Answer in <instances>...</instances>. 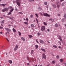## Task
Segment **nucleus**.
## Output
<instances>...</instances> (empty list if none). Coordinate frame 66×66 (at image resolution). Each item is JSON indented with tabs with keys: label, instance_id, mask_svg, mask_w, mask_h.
I'll list each match as a JSON object with an SVG mask.
<instances>
[{
	"label": "nucleus",
	"instance_id": "nucleus-1",
	"mask_svg": "<svg viewBox=\"0 0 66 66\" xmlns=\"http://www.w3.org/2000/svg\"><path fill=\"white\" fill-rule=\"evenodd\" d=\"M10 8L9 7L7 8H5L2 10V11L3 12H5V11H8V10Z\"/></svg>",
	"mask_w": 66,
	"mask_h": 66
},
{
	"label": "nucleus",
	"instance_id": "nucleus-2",
	"mask_svg": "<svg viewBox=\"0 0 66 66\" xmlns=\"http://www.w3.org/2000/svg\"><path fill=\"white\" fill-rule=\"evenodd\" d=\"M5 29L6 31H7L8 32H10V31H11V29L9 28H5Z\"/></svg>",
	"mask_w": 66,
	"mask_h": 66
},
{
	"label": "nucleus",
	"instance_id": "nucleus-3",
	"mask_svg": "<svg viewBox=\"0 0 66 66\" xmlns=\"http://www.w3.org/2000/svg\"><path fill=\"white\" fill-rule=\"evenodd\" d=\"M43 15L44 16H46V17H50V15L48 14L47 13H44Z\"/></svg>",
	"mask_w": 66,
	"mask_h": 66
},
{
	"label": "nucleus",
	"instance_id": "nucleus-4",
	"mask_svg": "<svg viewBox=\"0 0 66 66\" xmlns=\"http://www.w3.org/2000/svg\"><path fill=\"white\" fill-rule=\"evenodd\" d=\"M42 59H46V58L47 57H46V55L45 54H43L42 55Z\"/></svg>",
	"mask_w": 66,
	"mask_h": 66
},
{
	"label": "nucleus",
	"instance_id": "nucleus-5",
	"mask_svg": "<svg viewBox=\"0 0 66 66\" xmlns=\"http://www.w3.org/2000/svg\"><path fill=\"white\" fill-rule=\"evenodd\" d=\"M45 26H42L41 27V31H43H43H45Z\"/></svg>",
	"mask_w": 66,
	"mask_h": 66
},
{
	"label": "nucleus",
	"instance_id": "nucleus-6",
	"mask_svg": "<svg viewBox=\"0 0 66 66\" xmlns=\"http://www.w3.org/2000/svg\"><path fill=\"white\" fill-rule=\"evenodd\" d=\"M18 45H16L14 49V51H16V50H17V49H18Z\"/></svg>",
	"mask_w": 66,
	"mask_h": 66
},
{
	"label": "nucleus",
	"instance_id": "nucleus-7",
	"mask_svg": "<svg viewBox=\"0 0 66 66\" xmlns=\"http://www.w3.org/2000/svg\"><path fill=\"white\" fill-rule=\"evenodd\" d=\"M52 6L53 8H56V5H55L54 4H52Z\"/></svg>",
	"mask_w": 66,
	"mask_h": 66
},
{
	"label": "nucleus",
	"instance_id": "nucleus-8",
	"mask_svg": "<svg viewBox=\"0 0 66 66\" xmlns=\"http://www.w3.org/2000/svg\"><path fill=\"white\" fill-rule=\"evenodd\" d=\"M16 4H17L18 6H20V2H17Z\"/></svg>",
	"mask_w": 66,
	"mask_h": 66
},
{
	"label": "nucleus",
	"instance_id": "nucleus-9",
	"mask_svg": "<svg viewBox=\"0 0 66 66\" xmlns=\"http://www.w3.org/2000/svg\"><path fill=\"white\" fill-rule=\"evenodd\" d=\"M39 42L41 44H43L44 42V41L42 40H40L39 41Z\"/></svg>",
	"mask_w": 66,
	"mask_h": 66
},
{
	"label": "nucleus",
	"instance_id": "nucleus-10",
	"mask_svg": "<svg viewBox=\"0 0 66 66\" xmlns=\"http://www.w3.org/2000/svg\"><path fill=\"white\" fill-rule=\"evenodd\" d=\"M35 25L34 24H31V26L32 28H35Z\"/></svg>",
	"mask_w": 66,
	"mask_h": 66
},
{
	"label": "nucleus",
	"instance_id": "nucleus-11",
	"mask_svg": "<svg viewBox=\"0 0 66 66\" xmlns=\"http://www.w3.org/2000/svg\"><path fill=\"white\" fill-rule=\"evenodd\" d=\"M41 50H42L43 51V52H46V50H45V49L44 48L41 49Z\"/></svg>",
	"mask_w": 66,
	"mask_h": 66
},
{
	"label": "nucleus",
	"instance_id": "nucleus-12",
	"mask_svg": "<svg viewBox=\"0 0 66 66\" xmlns=\"http://www.w3.org/2000/svg\"><path fill=\"white\" fill-rule=\"evenodd\" d=\"M14 10V9H12L10 11V12H12Z\"/></svg>",
	"mask_w": 66,
	"mask_h": 66
},
{
	"label": "nucleus",
	"instance_id": "nucleus-13",
	"mask_svg": "<svg viewBox=\"0 0 66 66\" xmlns=\"http://www.w3.org/2000/svg\"><path fill=\"white\" fill-rule=\"evenodd\" d=\"M21 39L22 40H23V41H26V39H24V38H23V37H22L21 38Z\"/></svg>",
	"mask_w": 66,
	"mask_h": 66
},
{
	"label": "nucleus",
	"instance_id": "nucleus-14",
	"mask_svg": "<svg viewBox=\"0 0 66 66\" xmlns=\"http://www.w3.org/2000/svg\"><path fill=\"white\" fill-rule=\"evenodd\" d=\"M65 3H66V2H65L64 3L63 2L62 3V4H61V6H64Z\"/></svg>",
	"mask_w": 66,
	"mask_h": 66
},
{
	"label": "nucleus",
	"instance_id": "nucleus-15",
	"mask_svg": "<svg viewBox=\"0 0 66 66\" xmlns=\"http://www.w3.org/2000/svg\"><path fill=\"white\" fill-rule=\"evenodd\" d=\"M13 31L14 32H15L16 31V30H15L14 28H13L12 29Z\"/></svg>",
	"mask_w": 66,
	"mask_h": 66
},
{
	"label": "nucleus",
	"instance_id": "nucleus-16",
	"mask_svg": "<svg viewBox=\"0 0 66 66\" xmlns=\"http://www.w3.org/2000/svg\"><path fill=\"white\" fill-rule=\"evenodd\" d=\"M35 47L36 49H37V48H38V45H36L35 46Z\"/></svg>",
	"mask_w": 66,
	"mask_h": 66
},
{
	"label": "nucleus",
	"instance_id": "nucleus-17",
	"mask_svg": "<svg viewBox=\"0 0 66 66\" xmlns=\"http://www.w3.org/2000/svg\"><path fill=\"white\" fill-rule=\"evenodd\" d=\"M55 27H56V28H57L59 27V25H58V24H55Z\"/></svg>",
	"mask_w": 66,
	"mask_h": 66
},
{
	"label": "nucleus",
	"instance_id": "nucleus-18",
	"mask_svg": "<svg viewBox=\"0 0 66 66\" xmlns=\"http://www.w3.org/2000/svg\"><path fill=\"white\" fill-rule=\"evenodd\" d=\"M61 21L62 22H64V21H65V18H62L61 20Z\"/></svg>",
	"mask_w": 66,
	"mask_h": 66
},
{
	"label": "nucleus",
	"instance_id": "nucleus-19",
	"mask_svg": "<svg viewBox=\"0 0 66 66\" xmlns=\"http://www.w3.org/2000/svg\"><path fill=\"white\" fill-rule=\"evenodd\" d=\"M28 36L29 38H32V37H33V36L31 35H29Z\"/></svg>",
	"mask_w": 66,
	"mask_h": 66
},
{
	"label": "nucleus",
	"instance_id": "nucleus-20",
	"mask_svg": "<svg viewBox=\"0 0 66 66\" xmlns=\"http://www.w3.org/2000/svg\"><path fill=\"white\" fill-rule=\"evenodd\" d=\"M24 23L25 24H26L27 25H28V23L27 22H24Z\"/></svg>",
	"mask_w": 66,
	"mask_h": 66
},
{
	"label": "nucleus",
	"instance_id": "nucleus-21",
	"mask_svg": "<svg viewBox=\"0 0 66 66\" xmlns=\"http://www.w3.org/2000/svg\"><path fill=\"white\" fill-rule=\"evenodd\" d=\"M18 33H19V36H21V32H20L19 31H18Z\"/></svg>",
	"mask_w": 66,
	"mask_h": 66
},
{
	"label": "nucleus",
	"instance_id": "nucleus-22",
	"mask_svg": "<svg viewBox=\"0 0 66 66\" xmlns=\"http://www.w3.org/2000/svg\"><path fill=\"white\" fill-rule=\"evenodd\" d=\"M47 4H48V2H45L44 3V4L45 5H47Z\"/></svg>",
	"mask_w": 66,
	"mask_h": 66
},
{
	"label": "nucleus",
	"instance_id": "nucleus-23",
	"mask_svg": "<svg viewBox=\"0 0 66 66\" xmlns=\"http://www.w3.org/2000/svg\"><path fill=\"white\" fill-rule=\"evenodd\" d=\"M39 14H40V15L41 16H43V14H42V13H41V12H40L39 13Z\"/></svg>",
	"mask_w": 66,
	"mask_h": 66
},
{
	"label": "nucleus",
	"instance_id": "nucleus-24",
	"mask_svg": "<svg viewBox=\"0 0 66 66\" xmlns=\"http://www.w3.org/2000/svg\"><path fill=\"white\" fill-rule=\"evenodd\" d=\"M9 63H10V64H12V60H9Z\"/></svg>",
	"mask_w": 66,
	"mask_h": 66
},
{
	"label": "nucleus",
	"instance_id": "nucleus-25",
	"mask_svg": "<svg viewBox=\"0 0 66 66\" xmlns=\"http://www.w3.org/2000/svg\"><path fill=\"white\" fill-rule=\"evenodd\" d=\"M11 14H12V13L10 12L8 13L7 15H11Z\"/></svg>",
	"mask_w": 66,
	"mask_h": 66
},
{
	"label": "nucleus",
	"instance_id": "nucleus-26",
	"mask_svg": "<svg viewBox=\"0 0 66 66\" xmlns=\"http://www.w3.org/2000/svg\"><path fill=\"white\" fill-rule=\"evenodd\" d=\"M59 55H57L56 56V59H59Z\"/></svg>",
	"mask_w": 66,
	"mask_h": 66
},
{
	"label": "nucleus",
	"instance_id": "nucleus-27",
	"mask_svg": "<svg viewBox=\"0 0 66 66\" xmlns=\"http://www.w3.org/2000/svg\"><path fill=\"white\" fill-rule=\"evenodd\" d=\"M35 15L36 17H37V18H38V14H37L36 13L35 14Z\"/></svg>",
	"mask_w": 66,
	"mask_h": 66
},
{
	"label": "nucleus",
	"instance_id": "nucleus-28",
	"mask_svg": "<svg viewBox=\"0 0 66 66\" xmlns=\"http://www.w3.org/2000/svg\"><path fill=\"white\" fill-rule=\"evenodd\" d=\"M34 52V51L33 50H32L31 51V52L30 53L31 54H33V53Z\"/></svg>",
	"mask_w": 66,
	"mask_h": 66
},
{
	"label": "nucleus",
	"instance_id": "nucleus-29",
	"mask_svg": "<svg viewBox=\"0 0 66 66\" xmlns=\"http://www.w3.org/2000/svg\"><path fill=\"white\" fill-rule=\"evenodd\" d=\"M34 0H29V1H30V2H32V1H34Z\"/></svg>",
	"mask_w": 66,
	"mask_h": 66
},
{
	"label": "nucleus",
	"instance_id": "nucleus-30",
	"mask_svg": "<svg viewBox=\"0 0 66 66\" xmlns=\"http://www.w3.org/2000/svg\"><path fill=\"white\" fill-rule=\"evenodd\" d=\"M60 61L61 62H63V60L62 59H61L60 60Z\"/></svg>",
	"mask_w": 66,
	"mask_h": 66
},
{
	"label": "nucleus",
	"instance_id": "nucleus-31",
	"mask_svg": "<svg viewBox=\"0 0 66 66\" xmlns=\"http://www.w3.org/2000/svg\"><path fill=\"white\" fill-rule=\"evenodd\" d=\"M43 24H44V25H45L46 26H47V23H46V22H43Z\"/></svg>",
	"mask_w": 66,
	"mask_h": 66
},
{
	"label": "nucleus",
	"instance_id": "nucleus-32",
	"mask_svg": "<svg viewBox=\"0 0 66 66\" xmlns=\"http://www.w3.org/2000/svg\"><path fill=\"white\" fill-rule=\"evenodd\" d=\"M53 47L55 48H57V46L55 45H54L53 46Z\"/></svg>",
	"mask_w": 66,
	"mask_h": 66
},
{
	"label": "nucleus",
	"instance_id": "nucleus-33",
	"mask_svg": "<svg viewBox=\"0 0 66 66\" xmlns=\"http://www.w3.org/2000/svg\"><path fill=\"white\" fill-rule=\"evenodd\" d=\"M63 17H64L65 19H66V14H64Z\"/></svg>",
	"mask_w": 66,
	"mask_h": 66
},
{
	"label": "nucleus",
	"instance_id": "nucleus-34",
	"mask_svg": "<svg viewBox=\"0 0 66 66\" xmlns=\"http://www.w3.org/2000/svg\"><path fill=\"white\" fill-rule=\"evenodd\" d=\"M2 6L4 7L5 6V4H2Z\"/></svg>",
	"mask_w": 66,
	"mask_h": 66
},
{
	"label": "nucleus",
	"instance_id": "nucleus-35",
	"mask_svg": "<svg viewBox=\"0 0 66 66\" xmlns=\"http://www.w3.org/2000/svg\"><path fill=\"white\" fill-rule=\"evenodd\" d=\"M59 39H60V40L62 39V38H61V37L60 36H59Z\"/></svg>",
	"mask_w": 66,
	"mask_h": 66
},
{
	"label": "nucleus",
	"instance_id": "nucleus-36",
	"mask_svg": "<svg viewBox=\"0 0 66 66\" xmlns=\"http://www.w3.org/2000/svg\"><path fill=\"white\" fill-rule=\"evenodd\" d=\"M37 35H41V33H37Z\"/></svg>",
	"mask_w": 66,
	"mask_h": 66
},
{
	"label": "nucleus",
	"instance_id": "nucleus-37",
	"mask_svg": "<svg viewBox=\"0 0 66 66\" xmlns=\"http://www.w3.org/2000/svg\"><path fill=\"white\" fill-rule=\"evenodd\" d=\"M57 7H58V8H59V7H60V5L59 4H57Z\"/></svg>",
	"mask_w": 66,
	"mask_h": 66
},
{
	"label": "nucleus",
	"instance_id": "nucleus-38",
	"mask_svg": "<svg viewBox=\"0 0 66 66\" xmlns=\"http://www.w3.org/2000/svg\"><path fill=\"white\" fill-rule=\"evenodd\" d=\"M38 9H39V10H42V9L41 7H39L38 8Z\"/></svg>",
	"mask_w": 66,
	"mask_h": 66
},
{
	"label": "nucleus",
	"instance_id": "nucleus-39",
	"mask_svg": "<svg viewBox=\"0 0 66 66\" xmlns=\"http://www.w3.org/2000/svg\"><path fill=\"white\" fill-rule=\"evenodd\" d=\"M9 9H10V10H11V9H12V8H13V7H12V6H10L9 7Z\"/></svg>",
	"mask_w": 66,
	"mask_h": 66
},
{
	"label": "nucleus",
	"instance_id": "nucleus-40",
	"mask_svg": "<svg viewBox=\"0 0 66 66\" xmlns=\"http://www.w3.org/2000/svg\"><path fill=\"white\" fill-rule=\"evenodd\" d=\"M58 43H59L60 45H61V43L60 41H58Z\"/></svg>",
	"mask_w": 66,
	"mask_h": 66
},
{
	"label": "nucleus",
	"instance_id": "nucleus-41",
	"mask_svg": "<svg viewBox=\"0 0 66 66\" xmlns=\"http://www.w3.org/2000/svg\"><path fill=\"white\" fill-rule=\"evenodd\" d=\"M36 20L37 21L38 24V20L36 18Z\"/></svg>",
	"mask_w": 66,
	"mask_h": 66
},
{
	"label": "nucleus",
	"instance_id": "nucleus-42",
	"mask_svg": "<svg viewBox=\"0 0 66 66\" xmlns=\"http://www.w3.org/2000/svg\"><path fill=\"white\" fill-rule=\"evenodd\" d=\"M18 14H22L23 13H22V12H18Z\"/></svg>",
	"mask_w": 66,
	"mask_h": 66
},
{
	"label": "nucleus",
	"instance_id": "nucleus-43",
	"mask_svg": "<svg viewBox=\"0 0 66 66\" xmlns=\"http://www.w3.org/2000/svg\"><path fill=\"white\" fill-rule=\"evenodd\" d=\"M9 19H11V20H13V19L11 17H9Z\"/></svg>",
	"mask_w": 66,
	"mask_h": 66
},
{
	"label": "nucleus",
	"instance_id": "nucleus-44",
	"mask_svg": "<svg viewBox=\"0 0 66 66\" xmlns=\"http://www.w3.org/2000/svg\"><path fill=\"white\" fill-rule=\"evenodd\" d=\"M55 63V62L54 61H53L52 62V64H54Z\"/></svg>",
	"mask_w": 66,
	"mask_h": 66
},
{
	"label": "nucleus",
	"instance_id": "nucleus-45",
	"mask_svg": "<svg viewBox=\"0 0 66 66\" xmlns=\"http://www.w3.org/2000/svg\"><path fill=\"white\" fill-rule=\"evenodd\" d=\"M49 20H53V19L51 18L49 19Z\"/></svg>",
	"mask_w": 66,
	"mask_h": 66
},
{
	"label": "nucleus",
	"instance_id": "nucleus-46",
	"mask_svg": "<svg viewBox=\"0 0 66 66\" xmlns=\"http://www.w3.org/2000/svg\"><path fill=\"white\" fill-rule=\"evenodd\" d=\"M4 21H5L3 20L2 21V23H4Z\"/></svg>",
	"mask_w": 66,
	"mask_h": 66
},
{
	"label": "nucleus",
	"instance_id": "nucleus-47",
	"mask_svg": "<svg viewBox=\"0 0 66 66\" xmlns=\"http://www.w3.org/2000/svg\"><path fill=\"white\" fill-rule=\"evenodd\" d=\"M26 20H27V21H28L29 20V19H28V18H26Z\"/></svg>",
	"mask_w": 66,
	"mask_h": 66
},
{
	"label": "nucleus",
	"instance_id": "nucleus-48",
	"mask_svg": "<svg viewBox=\"0 0 66 66\" xmlns=\"http://www.w3.org/2000/svg\"><path fill=\"white\" fill-rule=\"evenodd\" d=\"M33 15H31L30 16V18H32V17H33Z\"/></svg>",
	"mask_w": 66,
	"mask_h": 66
},
{
	"label": "nucleus",
	"instance_id": "nucleus-49",
	"mask_svg": "<svg viewBox=\"0 0 66 66\" xmlns=\"http://www.w3.org/2000/svg\"><path fill=\"white\" fill-rule=\"evenodd\" d=\"M57 15L58 16H60V14H57Z\"/></svg>",
	"mask_w": 66,
	"mask_h": 66
},
{
	"label": "nucleus",
	"instance_id": "nucleus-50",
	"mask_svg": "<svg viewBox=\"0 0 66 66\" xmlns=\"http://www.w3.org/2000/svg\"><path fill=\"white\" fill-rule=\"evenodd\" d=\"M29 65H30V64H29V63H27V66H29Z\"/></svg>",
	"mask_w": 66,
	"mask_h": 66
},
{
	"label": "nucleus",
	"instance_id": "nucleus-51",
	"mask_svg": "<svg viewBox=\"0 0 66 66\" xmlns=\"http://www.w3.org/2000/svg\"><path fill=\"white\" fill-rule=\"evenodd\" d=\"M13 3H16V1H13Z\"/></svg>",
	"mask_w": 66,
	"mask_h": 66
},
{
	"label": "nucleus",
	"instance_id": "nucleus-52",
	"mask_svg": "<svg viewBox=\"0 0 66 66\" xmlns=\"http://www.w3.org/2000/svg\"><path fill=\"white\" fill-rule=\"evenodd\" d=\"M6 39L7 40V42H9V40L7 38H6Z\"/></svg>",
	"mask_w": 66,
	"mask_h": 66
},
{
	"label": "nucleus",
	"instance_id": "nucleus-53",
	"mask_svg": "<svg viewBox=\"0 0 66 66\" xmlns=\"http://www.w3.org/2000/svg\"><path fill=\"white\" fill-rule=\"evenodd\" d=\"M47 30L48 32H50V29H47Z\"/></svg>",
	"mask_w": 66,
	"mask_h": 66
},
{
	"label": "nucleus",
	"instance_id": "nucleus-54",
	"mask_svg": "<svg viewBox=\"0 0 66 66\" xmlns=\"http://www.w3.org/2000/svg\"><path fill=\"white\" fill-rule=\"evenodd\" d=\"M0 29H3V27L1 26H0Z\"/></svg>",
	"mask_w": 66,
	"mask_h": 66
},
{
	"label": "nucleus",
	"instance_id": "nucleus-55",
	"mask_svg": "<svg viewBox=\"0 0 66 66\" xmlns=\"http://www.w3.org/2000/svg\"><path fill=\"white\" fill-rule=\"evenodd\" d=\"M48 7H49L48 6V5H47L46 6L47 9H48Z\"/></svg>",
	"mask_w": 66,
	"mask_h": 66
},
{
	"label": "nucleus",
	"instance_id": "nucleus-56",
	"mask_svg": "<svg viewBox=\"0 0 66 66\" xmlns=\"http://www.w3.org/2000/svg\"><path fill=\"white\" fill-rule=\"evenodd\" d=\"M36 41H37V43L39 44V42H38V41L37 40H36Z\"/></svg>",
	"mask_w": 66,
	"mask_h": 66
},
{
	"label": "nucleus",
	"instance_id": "nucleus-57",
	"mask_svg": "<svg viewBox=\"0 0 66 66\" xmlns=\"http://www.w3.org/2000/svg\"><path fill=\"white\" fill-rule=\"evenodd\" d=\"M64 0H60V2H62V1H63Z\"/></svg>",
	"mask_w": 66,
	"mask_h": 66
},
{
	"label": "nucleus",
	"instance_id": "nucleus-58",
	"mask_svg": "<svg viewBox=\"0 0 66 66\" xmlns=\"http://www.w3.org/2000/svg\"><path fill=\"white\" fill-rule=\"evenodd\" d=\"M8 26L9 27H10V26H11V25H10V24H9L8 25Z\"/></svg>",
	"mask_w": 66,
	"mask_h": 66
},
{
	"label": "nucleus",
	"instance_id": "nucleus-59",
	"mask_svg": "<svg viewBox=\"0 0 66 66\" xmlns=\"http://www.w3.org/2000/svg\"><path fill=\"white\" fill-rule=\"evenodd\" d=\"M60 40L61 42H62V41H63V40H62V39H60Z\"/></svg>",
	"mask_w": 66,
	"mask_h": 66
},
{
	"label": "nucleus",
	"instance_id": "nucleus-60",
	"mask_svg": "<svg viewBox=\"0 0 66 66\" xmlns=\"http://www.w3.org/2000/svg\"><path fill=\"white\" fill-rule=\"evenodd\" d=\"M64 65H65V66H66V63H64Z\"/></svg>",
	"mask_w": 66,
	"mask_h": 66
},
{
	"label": "nucleus",
	"instance_id": "nucleus-61",
	"mask_svg": "<svg viewBox=\"0 0 66 66\" xmlns=\"http://www.w3.org/2000/svg\"><path fill=\"white\" fill-rule=\"evenodd\" d=\"M28 28H29V29H30V28H31V26H29V27H28Z\"/></svg>",
	"mask_w": 66,
	"mask_h": 66
},
{
	"label": "nucleus",
	"instance_id": "nucleus-62",
	"mask_svg": "<svg viewBox=\"0 0 66 66\" xmlns=\"http://www.w3.org/2000/svg\"><path fill=\"white\" fill-rule=\"evenodd\" d=\"M47 42L48 43V44H50V42H49V41H48Z\"/></svg>",
	"mask_w": 66,
	"mask_h": 66
},
{
	"label": "nucleus",
	"instance_id": "nucleus-63",
	"mask_svg": "<svg viewBox=\"0 0 66 66\" xmlns=\"http://www.w3.org/2000/svg\"><path fill=\"white\" fill-rule=\"evenodd\" d=\"M0 33L1 34H2V32L1 31V32H0Z\"/></svg>",
	"mask_w": 66,
	"mask_h": 66
},
{
	"label": "nucleus",
	"instance_id": "nucleus-64",
	"mask_svg": "<svg viewBox=\"0 0 66 66\" xmlns=\"http://www.w3.org/2000/svg\"><path fill=\"white\" fill-rule=\"evenodd\" d=\"M15 11H17V8H16L15 9Z\"/></svg>",
	"mask_w": 66,
	"mask_h": 66
}]
</instances>
